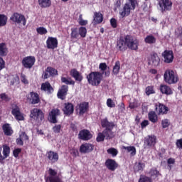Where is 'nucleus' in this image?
Returning <instances> with one entry per match:
<instances>
[{
	"label": "nucleus",
	"instance_id": "nucleus-1",
	"mask_svg": "<svg viewBox=\"0 0 182 182\" xmlns=\"http://www.w3.org/2000/svg\"><path fill=\"white\" fill-rule=\"evenodd\" d=\"M116 48L119 52H126L127 49L137 50L139 49V40L131 35L120 36L117 41Z\"/></svg>",
	"mask_w": 182,
	"mask_h": 182
},
{
	"label": "nucleus",
	"instance_id": "nucleus-2",
	"mask_svg": "<svg viewBox=\"0 0 182 182\" xmlns=\"http://www.w3.org/2000/svg\"><path fill=\"white\" fill-rule=\"evenodd\" d=\"M101 126L105 129L102 133L106 140H110L114 137V132H113V129H114V122H110L107 120V118H105L101 120Z\"/></svg>",
	"mask_w": 182,
	"mask_h": 182
},
{
	"label": "nucleus",
	"instance_id": "nucleus-3",
	"mask_svg": "<svg viewBox=\"0 0 182 182\" xmlns=\"http://www.w3.org/2000/svg\"><path fill=\"white\" fill-rule=\"evenodd\" d=\"M89 85L92 86H99L103 79V73L97 71L91 72L86 77Z\"/></svg>",
	"mask_w": 182,
	"mask_h": 182
},
{
	"label": "nucleus",
	"instance_id": "nucleus-4",
	"mask_svg": "<svg viewBox=\"0 0 182 182\" xmlns=\"http://www.w3.org/2000/svg\"><path fill=\"white\" fill-rule=\"evenodd\" d=\"M164 80L168 85H176L178 82V75L173 70H166L164 75Z\"/></svg>",
	"mask_w": 182,
	"mask_h": 182
},
{
	"label": "nucleus",
	"instance_id": "nucleus-5",
	"mask_svg": "<svg viewBox=\"0 0 182 182\" xmlns=\"http://www.w3.org/2000/svg\"><path fill=\"white\" fill-rule=\"evenodd\" d=\"M30 117L31 120L35 122V123H42V122L45 119V114L42 111V109L38 108H33L31 111Z\"/></svg>",
	"mask_w": 182,
	"mask_h": 182
},
{
	"label": "nucleus",
	"instance_id": "nucleus-6",
	"mask_svg": "<svg viewBox=\"0 0 182 182\" xmlns=\"http://www.w3.org/2000/svg\"><path fill=\"white\" fill-rule=\"evenodd\" d=\"M48 174L49 176H48L47 180H48L49 182H63L62 181V174L58 173L56 170L53 169L52 168H50L48 169Z\"/></svg>",
	"mask_w": 182,
	"mask_h": 182
},
{
	"label": "nucleus",
	"instance_id": "nucleus-7",
	"mask_svg": "<svg viewBox=\"0 0 182 182\" xmlns=\"http://www.w3.org/2000/svg\"><path fill=\"white\" fill-rule=\"evenodd\" d=\"M10 21H12L14 23H17V25L21 23H22L23 26L26 25V18H25V16L19 13L13 14L10 18Z\"/></svg>",
	"mask_w": 182,
	"mask_h": 182
},
{
	"label": "nucleus",
	"instance_id": "nucleus-8",
	"mask_svg": "<svg viewBox=\"0 0 182 182\" xmlns=\"http://www.w3.org/2000/svg\"><path fill=\"white\" fill-rule=\"evenodd\" d=\"M11 114L14 116L16 120L22 121L25 120L23 114L21 112V109L16 104L11 105Z\"/></svg>",
	"mask_w": 182,
	"mask_h": 182
},
{
	"label": "nucleus",
	"instance_id": "nucleus-9",
	"mask_svg": "<svg viewBox=\"0 0 182 182\" xmlns=\"http://www.w3.org/2000/svg\"><path fill=\"white\" fill-rule=\"evenodd\" d=\"M36 59L33 56H27L23 58L21 63L26 69H32Z\"/></svg>",
	"mask_w": 182,
	"mask_h": 182
},
{
	"label": "nucleus",
	"instance_id": "nucleus-10",
	"mask_svg": "<svg viewBox=\"0 0 182 182\" xmlns=\"http://www.w3.org/2000/svg\"><path fill=\"white\" fill-rule=\"evenodd\" d=\"M159 5L161 8V12L164 13L168 11H171V8L173 7V2L170 0H159Z\"/></svg>",
	"mask_w": 182,
	"mask_h": 182
},
{
	"label": "nucleus",
	"instance_id": "nucleus-11",
	"mask_svg": "<svg viewBox=\"0 0 182 182\" xmlns=\"http://www.w3.org/2000/svg\"><path fill=\"white\" fill-rule=\"evenodd\" d=\"M55 76H58V70L50 66L47 67L42 75L43 79H49V77H55Z\"/></svg>",
	"mask_w": 182,
	"mask_h": 182
},
{
	"label": "nucleus",
	"instance_id": "nucleus-12",
	"mask_svg": "<svg viewBox=\"0 0 182 182\" xmlns=\"http://www.w3.org/2000/svg\"><path fill=\"white\" fill-rule=\"evenodd\" d=\"M58 116H60V109H52L48 114V121L50 123H53L54 124L58 123Z\"/></svg>",
	"mask_w": 182,
	"mask_h": 182
},
{
	"label": "nucleus",
	"instance_id": "nucleus-13",
	"mask_svg": "<svg viewBox=\"0 0 182 182\" xmlns=\"http://www.w3.org/2000/svg\"><path fill=\"white\" fill-rule=\"evenodd\" d=\"M68 92H69V86L66 85H62L57 92V97L60 100H65L66 96H68Z\"/></svg>",
	"mask_w": 182,
	"mask_h": 182
},
{
	"label": "nucleus",
	"instance_id": "nucleus-14",
	"mask_svg": "<svg viewBox=\"0 0 182 182\" xmlns=\"http://www.w3.org/2000/svg\"><path fill=\"white\" fill-rule=\"evenodd\" d=\"M89 110V103L84 102H81L76 107V112L78 113L79 116H83L85 113H87Z\"/></svg>",
	"mask_w": 182,
	"mask_h": 182
},
{
	"label": "nucleus",
	"instance_id": "nucleus-15",
	"mask_svg": "<svg viewBox=\"0 0 182 182\" xmlns=\"http://www.w3.org/2000/svg\"><path fill=\"white\" fill-rule=\"evenodd\" d=\"M162 56L164 57V63H173V61L174 60L173 50H165L162 53Z\"/></svg>",
	"mask_w": 182,
	"mask_h": 182
},
{
	"label": "nucleus",
	"instance_id": "nucleus-16",
	"mask_svg": "<svg viewBox=\"0 0 182 182\" xmlns=\"http://www.w3.org/2000/svg\"><path fill=\"white\" fill-rule=\"evenodd\" d=\"M92 150H95V145L90 143H85L81 144L80 146V153H82L84 154L92 153Z\"/></svg>",
	"mask_w": 182,
	"mask_h": 182
},
{
	"label": "nucleus",
	"instance_id": "nucleus-17",
	"mask_svg": "<svg viewBox=\"0 0 182 182\" xmlns=\"http://www.w3.org/2000/svg\"><path fill=\"white\" fill-rule=\"evenodd\" d=\"M78 137L80 140H84L85 141H87V140H90L93 135L90 133V130L82 129L80 131L78 134Z\"/></svg>",
	"mask_w": 182,
	"mask_h": 182
},
{
	"label": "nucleus",
	"instance_id": "nucleus-18",
	"mask_svg": "<svg viewBox=\"0 0 182 182\" xmlns=\"http://www.w3.org/2000/svg\"><path fill=\"white\" fill-rule=\"evenodd\" d=\"M105 166L110 171H114L119 167V164L114 159H108L105 161Z\"/></svg>",
	"mask_w": 182,
	"mask_h": 182
},
{
	"label": "nucleus",
	"instance_id": "nucleus-19",
	"mask_svg": "<svg viewBox=\"0 0 182 182\" xmlns=\"http://www.w3.org/2000/svg\"><path fill=\"white\" fill-rule=\"evenodd\" d=\"M63 112L66 116H70V114H73V112H75V106L70 102H65L64 103Z\"/></svg>",
	"mask_w": 182,
	"mask_h": 182
},
{
	"label": "nucleus",
	"instance_id": "nucleus-20",
	"mask_svg": "<svg viewBox=\"0 0 182 182\" xmlns=\"http://www.w3.org/2000/svg\"><path fill=\"white\" fill-rule=\"evenodd\" d=\"M144 143L148 147H154L156 143H157V136L155 135H148L145 137Z\"/></svg>",
	"mask_w": 182,
	"mask_h": 182
},
{
	"label": "nucleus",
	"instance_id": "nucleus-21",
	"mask_svg": "<svg viewBox=\"0 0 182 182\" xmlns=\"http://www.w3.org/2000/svg\"><path fill=\"white\" fill-rule=\"evenodd\" d=\"M29 95L30 97H28V100H29L31 105H38V103H41L39 94L35 92H31Z\"/></svg>",
	"mask_w": 182,
	"mask_h": 182
},
{
	"label": "nucleus",
	"instance_id": "nucleus-22",
	"mask_svg": "<svg viewBox=\"0 0 182 182\" xmlns=\"http://www.w3.org/2000/svg\"><path fill=\"white\" fill-rule=\"evenodd\" d=\"M46 46L48 49H56L58 48V38L48 37L46 41Z\"/></svg>",
	"mask_w": 182,
	"mask_h": 182
},
{
	"label": "nucleus",
	"instance_id": "nucleus-23",
	"mask_svg": "<svg viewBox=\"0 0 182 182\" xmlns=\"http://www.w3.org/2000/svg\"><path fill=\"white\" fill-rule=\"evenodd\" d=\"M131 11L132 6H130V4L126 3L123 8L119 11V15L121 18H126V16H129V15H130Z\"/></svg>",
	"mask_w": 182,
	"mask_h": 182
},
{
	"label": "nucleus",
	"instance_id": "nucleus-24",
	"mask_svg": "<svg viewBox=\"0 0 182 182\" xmlns=\"http://www.w3.org/2000/svg\"><path fill=\"white\" fill-rule=\"evenodd\" d=\"M70 75L75 79V82H82L83 80V75L75 68L71 69Z\"/></svg>",
	"mask_w": 182,
	"mask_h": 182
},
{
	"label": "nucleus",
	"instance_id": "nucleus-25",
	"mask_svg": "<svg viewBox=\"0 0 182 182\" xmlns=\"http://www.w3.org/2000/svg\"><path fill=\"white\" fill-rule=\"evenodd\" d=\"M159 90L162 95H166V96H170V95H173V90L170 86L165 85V84H161L159 86Z\"/></svg>",
	"mask_w": 182,
	"mask_h": 182
},
{
	"label": "nucleus",
	"instance_id": "nucleus-26",
	"mask_svg": "<svg viewBox=\"0 0 182 182\" xmlns=\"http://www.w3.org/2000/svg\"><path fill=\"white\" fill-rule=\"evenodd\" d=\"M46 156L49 161L52 164L56 163L59 160V154L58 152L50 151L47 152Z\"/></svg>",
	"mask_w": 182,
	"mask_h": 182
},
{
	"label": "nucleus",
	"instance_id": "nucleus-27",
	"mask_svg": "<svg viewBox=\"0 0 182 182\" xmlns=\"http://www.w3.org/2000/svg\"><path fill=\"white\" fill-rule=\"evenodd\" d=\"M104 16L100 11H95L93 16V22L95 25H99L103 22Z\"/></svg>",
	"mask_w": 182,
	"mask_h": 182
},
{
	"label": "nucleus",
	"instance_id": "nucleus-28",
	"mask_svg": "<svg viewBox=\"0 0 182 182\" xmlns=\"http://www.w3.org/2000/svg\"><path fill=\"white\" fill-rule=\"evenodd\" d=\"M41 89L43 92H47L48 95H50V93L53 92V87H52L49 81H46V82L42 83Z\"/></svg>",
	"mask_w": 182,
	"mask_h": 182
},
{
	"label": "nucleus",
	"instance_id": "nucleus-29",
	"mask_svg": "<svg viewBox=\"0 0 182 182\" xmlns=\"http://www.w3.org/2000/svg\"><path fill=\"white\" fill-rule=\"evenodd\" d=\"M151 62L153 66H159L160 65V57L157 53L154 52L151 54Z\"/></svg>",
	"mask_w": 182,
	"mask_h": 182
},
{
	"label": "nucleus",
	"instance_id": "nucleus-30",
	"mask_svg": "<svg viewBox=\"0 0 182 182\" xmlns=\"http://www.w3.org/2000/svg\"><path fill=\"white\" fill-rule=\"evenodd\" d=\"M2 130L5 136H12V134H14V130L9 124H4L2 126Z\"/></svg>",
	"mask_w": 182,
	"mask_h": 182
},
{
	"label": "nucleus",
	"instance_id": "nucleus-31",
	"mask_svg": "<svg viewBox=\"0 0 182 182\" xmlns=\"http://www.w3.org/2000/svg\"><path fill=\"white\" fill-rule=\"evenodd\" d=\"M144 42L148 45H155L157 42V38H156L152 34L148 35L145 37Z\"/></svg>",
	"mask_w": 182,
	"mask_h": 182
},
{
	"label": "nucleus",
	"instance_id": "nucleus-32",
	"mask_svg": "<svg viewBox=\"0 0 182 182\" xmlns=\"http://www.w3.org/2000/svg\"><path fill=\"white\" fill-rule=\"evenodd\" d=\"M145 167H146V164L143 162L135 163L134 166V173H139V171H143Z\"/></svg>",
	"mask_w": 182,
	"mask_h": 182
},
{
	"label": "nucleus",
	"instance_id": "nucleus-33",
	"mask_svg": "<svg viewBox=\"0 0 182 182\" xmlns=\"http://www.w3.org/2000/svg\"><path fill=\"white\" fill-rule=\"evenodd\" d=\"M148 117L149 120L151 122V123H157V122H159V117L154 111L149 112L148 114Z\"/></svg>",
	"mask_w": 182,
	"mask_h": 182
},
{
	"label": "nucleus",
	"instance_id": "nucleus-34",
	"mask_svg": "<svg viewBox=\"0 0 182 182\" xmlns=\"http://www.w3.org/2000/svg\"><path fill=\"white\" fill-rule=\"evenodd\" d=\"M123 150H127V153H130V156L131 157H134V156H136V147L133 146H122Z\"/></svg>",
	"mask_w": 182,
	"mask_h": 182
},
{
	"label": "nucleus",
	"instance_id": "nucleus-35",
	"mask_svg": "<svg viewBox=\"0 0 182 182\" xmlns=\"http://www.w3.org/2000/svg\"><path fill=\"white\" fill-rule=\"evenodd\" d=\"M8 55V48L5 43H0V56H6Z\"/></svg>",
	"mask_w": 182,
	"mask_h": 182
},
{
	"label": "nucleus",
	"instance_id": "nucleus-36",
	"mask_svg": "<svg viewBox=\"0 0 182 182\" xmlns=\"http://www.w3.org/2000/svg\"><path fill=\"white\" fill-rule=\"evenodd\" d=\"M38 5L41 8H49L52 5L50 0H38Z\"/></svg>",
	"mask_w": 182,
	"mask_h": 182
},
{
	"label": "nucleus",
	"instance_id": "nucleus-37",
	"mask_svg": "<svg viewBox=\"0 0 182 182\" xmlns=\"http://www.w3.org/2000/svg\"><path fill=\"white\" fill-rule=\"evenodd\" d=\"M79 28L77 27L71 28L70 38L73 40L79 38Z\"/></svg>",
	"mask_w": 182,
	"mask_h": 182
},
{
	"label": "nucleus",
	"instance_id": "nucleus-38",
	"mask_svg": "<svg viewBox=\"0 0 182 182\" xmlns=\"http://www.w3.org/2000/svg\"><path fill=\"white\" fill-rule=\"evenodd\" d=\"M158 112L159 114H167L168 112V107L163 104H159Z\"/></svg>",
	"mask_w": 182,
	"mask_h": 182
},
{
	"label": "nucleus",
	"instance_id": "nucleus-39",
	"mask_svg": "<svg viewBox=\"0 0 182 182\" xmlns=\"http://www.w3.org/2000/svg\"><path fill=\"white\" fill-rule=\"evenodd\" d=\"M149 175L151 176V178H157L159 176H161L160 171L157 170V168H152L149 171Z\"/></svg>",
	"mask_w": 182,
	"mask_h": 182
},
{
	"label": "nucleus",
	"instance_id": "nucleus-40",
	"mask_svg": "<svg viewBox=\"0 0 182 182\" xmlns=\"http://www.w3.org/2000/svg\"><path fill=\"white\" fill-rule=\"evenodd\" d=\"M119 72H120V61L117 60L115 62V64L113 67L112 73H114V75H119Z\"/></svg>",
	"mask_w": 182,
	"mask_h": 182
},
{
	"label": "nucleus",
	"instance_id": "nucleus-41",
	"mask_svg": "<svg viewBox=\"0 0 182 182\" xmlns=\"http://www.w3.org/2000/svg\"><path fill=\"white\" fill-rule=\"evenodd\" d=\"M61 82L62 83H65V85H72L73 86H75V81L72 80L71 77H69V79L66 78L65 77H61Z\"/></svg>",
	"mask_w": 182,
	"mask_h": 182
},
{
	"label": "nucleus",
	"instance_id": "nucleus-42",
	"mask_svg": "<svg viewBox=\"0 0 182 182\" xmlns=\"http://www.w3.org/2000/svg\"><path fill=\"white\" fill-rule=\"evenodd\" d=\"M78 33L81 38H86V35H87V29H86V27L81 26L78 29Z\"/></svg>",
	"mask_w": 182,
	"mask_h": 182
},
{
	"label": "nucleus",
	"instance_id": "nucleus-43",
	"mask_svg": "<svg viewBox=\"0 0 182 182\" xmlns=\"http://www.w3.org/2000/svg\"><path fill=\"white\" fill-rule=\"evenodd\" d=\"M11 153V148L8 146V145H3V154L5 159L9 157V154Z\"/></svg>",
	"mask_w": 182,
	"mask_h": 182
},
{
	"label": "nucleus",
	"instance_id": "nucleus-44",
	"mask_svg": "<svg viewBox=\"0 0 182 182\" xmlns=\"http://www.w3.org/2000/svg\"><path fill=\"white\" fill-rule=\"evenodd\" d=\"M6 22H8V17L4 14H0V28L5 26Z\"/></svg>",
	"mask_w": 182,
	"mask_h": 182
},
{
	"label": "nucleus",
	"instance_id": "nucleus-45",
	"mask_svg": "<svg viewBox=\"0 0 182 182\" xmlns=\"http://www.w3.org/2000/svg\"><path fill=\"white\" fill-rule=\"evenodd\" d=\"M139 182H153L151 177H148L146 175H140Z\"/></svg>",
	"mask_w": 182,
	"mask_h": 182
},
{
	"label": "nucleus",
	"instance_id": "nucleus-46",
	"mask_svg": "<svg viewBox=\"0 0 182 182\" xmlns=\"http://www.w3.org/2000/svg\"><path fill=\"white\" fill-rule=\"evenodd\" d=\"M146 95L150 96V95H154L156 91H154V87L153 86H148L145 89Z\"/></svg>",
	"mask_w": 182,
	"mask_h": 182
},
{
	"label": "nucleus",
	"instance_id": "nucleus-47",
	"mask_svg": "<svg viewBox=\"0 0 182 182\" xmlns=\"http://www.w3.org/2000/svg\"><path fill=\"white\" fill-rule=\"evenodd\" d=\"M108 154H111L112 157H116L117 154H119V151H117L115 148H109L107 150Z\"/></svg>",
	"mask_w": 182,
	"mask_h": 182
},
{
	"label": "nucleus",
	"instance_id": "nucleus-48",
	"mask_svg": "<svg viewBox=\"0 0 182 182\" xmlns=\"http://www.w3.org/2000/svg\"><path fill=\"white\" fill-rule=\"evenodd\" d=\"M105 139H106L105 134H103V132H100L97 134L96 141H97V143H100L101 141H105Z\"/></svg>",
	"mask_w": 182,
	"mask_h": 182
},
{
	"label": "nucleus",
	"instance_id": "nucleus-49",
	"mask_svg": "<svg viewBox=\"0 0 182 182\" xmlns=\"http://www.w3.org/2000/svg\"><path fill=\"white\" fill-rule=\"evenodd\" d=\"M36 32L38 35H46L48 30L45 27H38L36 28Z\"/></svg>",
	"mask_w": 182,
	"mask_h": 182
},
{
	"label": "nucleus",
	"instance_id": "nucleus-50",
	"mask_svg": "<svg viewBox=\"0 0 182 182\" xmlns=\"http://www.w3.org/2000/svg\"><path fill=\"white\" fill-rule=\"evenodd\" d=\"M139 107V101L136 99L133 100V102L129 103V109H137Z\"/></svg>",
	"mask_w": 182,
	"mask_h": 182
},
{
	"label": "nucleus",
	"instance_id": "nucleus-51",
	"mask_svg": "<svg viewBox=\"0 0 182 182\" xmlns=\"http://www.w3.org/2000/svg\"><path fill=\"white\" fill-rule=\"evenodd\" d=\"M60 130H62L61 124H56L53 127V133H55V134H58V133H60Z\"/></svg>",
	"mask_w": 182,
	"mask_h": 182
},
{
	"label": "nucleus",
	"instance_id": "nucleus-52",
	"mask_svg": "<svg viewBox=\"0 0 182 182\" xmlns=\"http://www.w3.org/2000/svg\"><path fill=\"white\" fill-rule=\"evenodd\" d=\"M107 106L108 107H116V104L114 103V102H113V100H112V98H109L107 100Z\"/></svg>",
	"mask_w": 182,
	"mask_h": 182
},
{
	"label": "nucleus",
	"instance_id": "nucleus-53",
	"mask_svg": "<svg viewBox=\"0 0 182 182\" xmlns=\"http://www.w3.org/2000/svg\"><path fill=\"white\" fill-rule=\"evenodd\" d=\"M161 124H162L163 129H166L168 127V126H170V121L167 119H164L161 121Z\"/></svg>",
	"mask_w": 182,
	"mask_h": 182
},
{
	"label": "nucleus",
	"instance_id": "nucleus-54",
	"mask_svg": "<svg viewBox=\"0 0 182 182\" xmlns=\"http://www.w3.org/2000/svg\"><path fill=\"white\" fill-rule=\"evenodd\" d=\"M70 153L73 157H77V156H79V151L75 148L71 149Z\"/></svg>",
	"mask_w": 182,
	"mask_h": 182
},
{
	"label": "nucleus",
	"instance_id": "nucleus-55",
	"mask_svg": "<svg viewBox=\"0 0 182 182\" xmlns=\"http://www.w3.org/2000/svg\"><path fill=\"white\" fill-rule=\"evenodd\" d=\"M0 99H1V100H4V102H9V100H11V98H9L6 93L0 94Z\"/></svg>",
	"mask_w": 182,
	"mask_h": 182
},
{
	"label": "nucleus",
	"instance_id": "nucleus-56",
	"mask_svg": "<svg viewBox=\"0 0 182 182\" xmlns=\"http://www.w3.org/2000/svg\"><path fill=\"white\" fill-rule=\"evenodd\" d=\"M110 24L112 28H113L114 29H116V28H117V20H116V18H111Z\"/></svg>",
	"mask_w": 182,
	"mask_h": 182
},
{
	"label": "nucleus",
	"instance_id": "nucleus-57",
	"mask_svg": "<svg viewBox=\"0 0 182 182\" xmlns=\"http://www.w3.org/2000/svg\"><path fill=\"white\" fill-rule=\"evenodd\" d=\"M129 5L131 4V9L134 11L136 9V5H137V0H129Z\"/></svg>",
	"mask_w": 182,
	"mask_h": 182
},
{
	"label": "nucleus",
	"instance_id": "nucleus-58",
	"mask_svg": "<svg viewBox=\"0 0 182 182\" xmlns=\"http://www.w3.org/2000/svg\"><path fill=\"white\" fill-rule=\"evenodd\" d=\"M21 151H22V149L21 148L15 149L13 151V154L16 157V159H18V157H19V154L21 153Z\"/></svg>",
	"mask_w": 182,
	"mask_h": 182
},
{
	"label": "nucleus",
	"instance_id": "nucleus-59",
	"mask_svg": "<svg viewBox=\"0 0 182 182\" xmlns=\"http://www.w3.org/2000/svg\"><path fill=\"white\" fill-rule=\"evenodd\" d=\"M99 69H100V70H102V72L107 70V65L106 64V63H101L99 65Z\"/></svg>",
	"mask_w": 182,
	"mask_h": 182
},
{
	"label": "nucleus",
	"instance_id": "nucleus-60",
	"mask_svg": "<svg viewBox=\"0 0 182 182\" xmlns=\"http://www.w3.org/2000/svg\"><path fill=\"white\" fill-rule=\"evenodd\" d=\"M21 80L22 83H24V85H28V83H29L28 79H26V75H25V74L21 75Z\"/></svg>",
	"mask_w": 182,
	"mask_h": 182
},
{
	"label": "nucleus",
	"instance_id": "nucleus-61",
	"mask_svg": "<svg viewBox=\"0 0 182 182\" xmlns=\"http://www.w3.org/2000/svg\"><path fill=\"white\" fill-rule=\"evenodd\" d=\"M120 6H122V1L117 0L114 4V11H117V9H120Z\"/></svg>",
	"mask_w": 182,
	"mask_h": 182
},
{
	"label": "nucleus",
	"instance_id": "nucleus-62",
	"mask_svg": "<svg viewBox=\"0 0 182 182\" xmlns=\"http://www.w3.org/2000/svg\"><path fill=\"white\" fill-rule=\"evenodd\" d=\"M20 137L23 140H29V136L26 134V132H22L21 134H20Z\"/></svg>",
	"mask_w": 182,
	"mask_h": 182
},
{
	"label": "nucleus",
	"instance_id": "nucleus-63",
	"mask_svg": "<svg viewBox=\"0 0 182 182\" xmlns=\"http://www.w3.org/2000/svg\"><path fill=\"white\" fill-rule=\"evenodd\" d=\"M118 107H119V112H120L121 113H123V112H124L126 109L124 107V103L123 102H121L120 104H119Z\"/></svg>",
	"mask_w": 182,
	"mask_h": 182
},
{
	"label": "nucleus",
	"instance_id": "nucleus-64",
	"mask_svg": "<svg viewBox=\"0 0 182 182\" xmlns=\"http://www.w3.org/2000/svg\"><path fill=\"white\" fill-rule=\"evenodd\" d=\"M5 68V60H4V58L0 57V70H2Z\"/></svg>",
	"mask_w": 182,
	"mask_h": 182
}]
</instances>
